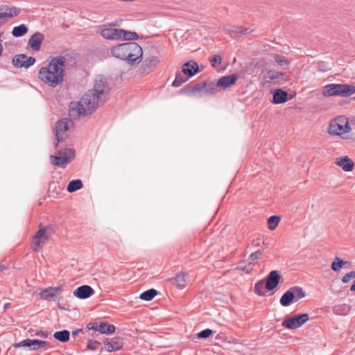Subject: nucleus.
<instances>
[{
  "label": "nucleus",
  "instance_id": "obj_36",
  "mask_svg": "<svg viewBox=\"0 0 355 355\" xmlns=\"http://www.w3.org/2000/svg\"><path fill=\"white\" fill-rule=\"evenodd\" d=\"M174 284L180 288H183L186 286L187 280L185 275L180 273L177 275L173 279Z\"/></svg>",
  "mask_w": 355,
  "mask_h": 355
},
{
  "label": "nucleus",
  "instance_id": "obj_48",
  "mask_svg": "<svg viewBox=\"0 0 355 355\" xmlns=\"http://www.w3.org/2000/svg\"><path fill=\"white\" fill-rule=\"evenodd\" d=\"M35 335L38 336H40V337H43V338H47L49 334H48L47 331H36Z\"/></svg>",
  "mask_w": 355,
  "mask_h": 355
},
{
  "label": "nucleus",
  "instance_id": "obj_52",
  "mask_svg": "<svg viewBox=\"0 0 355 355\" xmlns=\"http://www.w3.org/2000/svg\"><path fill=\"white\" fill-rule=\"evenodd\" d=\"M350 291H354V292H355V284H354L351 286V288H350Z\"/></svg>",
  "mask_w": 355,
  "mask_h": 355
},
{
  "label": "nucleus",
  "instance_id": "obj_54",
  "mask_svg": "<svg viewBox=\"0 0 355 355\" xmlns=\"http://www.w3.org/2000/svg\"><path fill=\"white\" fill-rule=\"evenodd\" d=\"M3 268H4V267H2V266H0V270H1V269H3Z\"/></svg>",
  "mask_w": 355,
  "mask_h": 355
},
{
  "label": "nucleus",
  "instance_id": "obj_45",
  "mask_svg": "<svg viewBox=\"0 0 355 355\" xmlns=\"http://www.w3.org/2000/svg\"><path fill=\"white\" fill-rule=\"evenodd\" d=\"M275 60L281 66L287 64L288 63V60L285 57L279 55H275Z\"/></svg>",
  "mask_w": 355,
  "mask_h": 355
},
{
  "label": "nucleus",
  "instance_id": "obj_27",
  "mask_svg": "<svg viewBox=\"0 0 355 355\" xmlns=\"http://www.w3.org/2000/svg\"><path fill=\"white\" fill-rule=\"evenodd\" d=\"M51 163L56 166L60 168H65L67 165V161L66 158H63L58 155H51L50 156Z\"/></svg>",
  "mask_w": 355,
  "mask_h": 355
},
{
  "label": "nucleus",
  "instance_id": "obj_20",
  "mask_svg": "<svg viewBox=\"0 0 355 355\" xmlns=\"http://www.w3.org/2000/svg\"><path fill=\"white\" fill-rule=\"evenodd\" d=\"M102 37L110 40H119V29L112 28H105L101 31Z\"/></svg>",
  "mask_w": 355,
  "mask_h": 355
},
{
  "label": "nucleus",
  "instance_id": "obj_25",
  "mask_svg": "<svg viewBox=\"0 0 355 355\" xmlns=\"http://www.w3.org/2000/svg\"><path fill=\"white\" fill-rule=\"evenodd\" d=\"M60 291V287H49L43 289L40 293V297L42 300H47L49 297H53L55 294Z\"/></svg>",
  "mask_w": 355,
  "mask_h": 355
},
{
  "label": "nucleus",
  "instance_id": "obj_53",
  "mask_svg": "<svg viewBox=\"0 0 355 355\" xmlns=\"http://www.w3.org/2000/svg\"><path fill=\"white\" fill-rule=\"evenodd\" d=\"M259 244L258 243H254L255 246H258Z\"/></svg>",
  "mask_w": 355,
  "mask_h": 355
},
{
  "label": "nucleus",
  "instance_id": "obj_21",
  "mask_svg": "<svg viewBox=\"0 0 355 355\" xmlns=\"http://www.w3.org/2000/svg\"><path fill=\"white\" fill-rule=\"evenodd\" d=\"M335 163L346 172L352 171L354 168L353 162L347 156L337 158Z\"/></svg>",
  "mask_w": 355,
  "mask_h": 355
},
{
  "label": "nucleus",
  "instance_id": "obj_42",
  "mask_svg": "<svg viewBox=\"0 0 355 355\" xmlns=\"http://www.w3.org/2000/svg\"><path fill=\"white\" fill-rule=\"evenodd\" d=\"M211 66L216 67L222 62V58L218 55H214L209 58Z\"/></svg>",
  "mask_w": 355,
  "mask_h": 355
},
{
  "label": "nucleus",
  "instance_id": "obj_50",
  "mask_svg": "<svg viewBox=\"0 0 355 355\" xmlns=\"http://www.w3.org/2000/svg\"><path fill=\"white\" fill-rule=\"evenodd\" d=\"M209 87L210 90H213V94H215L216 87H217L216 84L211 83L209 84Z\"/></svg>",
  "mask_w": 355,
  "mask_h": 355
},
{
  "label": "nucleus",
  "instance_id": "obj_16",
  "mask_svg": "<svg viewBox=\"0 0 355 355\" xmlns=\"http://www.w3.org/2000/svg\"><path fill=\"white\" fill-rule=\"evenodd\" d=\"M280 279V275L277 270L271 271L266 277V288L272 291L275 288Z\"/></svg>",
  "mask_w": 355,
  "mask_h": 355
},
{
  "label": "nucleus",
  "instance_id": "obj_32",
  "mask_svg": "<svg viewBox=\"0 0 355 355\" xmlns=\"http://www.w3.org/2000/svg\"><path fill=\"white\" fill-rule=\"evenodd\" d=\"M290 288L293 293L295 302H297L306 296V293L301 286H295Z\"/></svg>",
  "mask_w": 355,
  "mask_h": 355
},
{
  "label": "nucleus",
  "instance_id": "obj_18",
  "mask_svg": "<svg viewBox=\"0 0 355 355\" xmlns=\"http://www.w3.org/2000/svg\"><path fill=\"white\" fill-rule=\"evenodd\" d=\"M237 78L236 74L223 76L218 80L216 86L223 89L228 88L236 82Z\"/></svg>",
  "mask_w": 355,
  "mask_h": 355
},
{
  "label": "nucleus",
  "instance_id": "obj_7",
  "mask_svg": "<svg viewBox=\"0 0 355 355\" xmlns=\"http://www.w3.org/2000/svg\"><path fill=\"white\" fill-rule=\"evenodd\" d=\"M309 319L308 313H302L293 317L288 318L282 322V326L288 329H295L305 324Z\"/></svg>",
  "mask_w": 355,
  "mask_h": 355
},
{
  "label": "nucleus",
  "instance_id": "obj_10",
  "mask_svg": "<svg viewBox=\"0 0 355 355\" xmlns=\"http://www.w3.org/2000/svg\"><path fill=\"white\" fill-rule=\"evenodd\" d=\"M87 328L106 334H112L115 331V327L113 324L105 322L89 323Z\"/></svg>",
  "mask_w": 355,
  "mask_h": 355
},
{
  "label": "nucleus",
  "instance_id": "obj_26",
  "mask_svg": "<svg viewBox=\"0 0 355 355\" xmlns=\"http://www.w3.org/2000/svg\"><path fill=\"white\" fill-rule=\"evenodd\" d=\"M351 310V306L347 304H336L333 308V312L336 315H346Z\"/></svg>",
  "mask_w": 355,
  "mask_h": 355
},
{
  "label": "nucleus",
  "instance_id": "obj_15",
  "mask_svg": "<svg viewBox=\"0 0 355 355\" xmlns=\"http://www.w3.org/2000/svg\"><path fill=\"white\" fill-rule=\"evenodd\" d=\"M44 39V35L42 33L36 32L29 38L28 44L31 46L33 51H38L41 48V44Z\"/></svg>",
  "mask_w": 355,
  "mask_h": 355
},
{
  "label": "nucleus",
  "instance_id": "obj_14",
  "mask_svg": "<svg viewBox=\"0 0 355 355\" xmlns=\"http://www.w3.org/2000/svg\"><path fill=\"white\" fill-rule=\"evenodd\" d=\"M94 294V290L88 285H83L78 287L73 291V295L79 299H87Z\"/></svg>",
  "mask_w": 355,
  "mask_h": 355
},
{
  "label": "nucleus",
  "instance_id": "obj_38",
  "mask_svg": "<svg viewBox=\"0 0 355 355\" xmlns=\"http://www.w3.org/2000/svg\"><path fill=\"white\" fill-rule=\"evenodd\" d=\"M347 263V261L336 257L335 260L331 263V267L334 271L337 272Z\"/></svg>",
  "mask_w": 355,
  "mask_h": 355
},
{
  "label": "nucleus",
  "instance_id": "obj_29",
  "mask_svg": "<svg viewBox=\"0 0 355 355\" xmlns=\"http://www.w3.org/2000/svg\"><path fill=\"white\" fill-rule=\"evenodd\" d=\"M83 187V182L80 180H73L69 182L67 187V191L69 193L75 192Z\"/></svg>",
  "mask_w": 355,
  "mask_h": 355
},
{
  "label": "nucleus",
  "instance_id": "obj_6",
  "mask_svg": "<svg viewBox=\"0 0 355 355\" xmlns=\"http://www.w3.org/2000/svg\"><path fill=\"white\" fill-rule=\"evenodd\" d=\"M90 91L97 96L98 98L105 102L109 94L107 79L102 75L97 76L94 80V87Z\"/></svg>",
  "mask_w": 355,
  "mask_h": 355
},
{
  "label": "nucleus",
  "instance_id": "obj_47",
  "mask_svg": "<svg viewBox=\"0 0 355 355\" xmlns=\"http://www.w3.org/2000/svg\"><path fill=\"white\" fill-rule=\"evenodd\" d=\"M261 255H262V251L257 250L254 252H252L250 256V258L251 260L255 261V260H258L261 257Z\"/></svg>",
  "mask_w": 355,
  "mask_h": 355
},
{
  "label": "nucleus",
  "instance_id": "obj_44",
  "mask_svg": "<svg viewBox=\"0 0 355 355\" xmlns=\"http://www.w3.org/2000/svg\"><path fill=\"white\" fill-rule=\"evenodd\" d=\"M213 334V331L210 329H206L198 333V337L199 338H207Z\"/></svg>",
  "mask_w": 355,
  "mask_h": 355
},
{
  "label": "nucleus",
  "instance_id": "obj_28",
  "mask_svg": "<svg viewBox=\"0 0 355 355\" xmlns=\"http://www.w3.org/2000/svg\"><path fill=\"white\" fill-rule=\"evenodd\" d=\"M53 338L62 343H66L69 340L70 333L68 330H62L56 331L53 334Z\"/></svg>",
  "mask_w": 355,
  "mask_h": 355
},
{
  "label": "nucleus",
  "instance_id": "obj_5",
  "mask_svg": "<svg viewBox=\"0 0 355 355\" xmlns=\"http://www.w3.org/2000/svg\"><path fill=\"white\" fill-rule=\"evenodd\" d=\"M322 94L325 96L347 97L355 94V86L347 84H328L324 87Z\"/></svg>",
  "mask_w": 355,
  "mask_h": 355
},
{
  "label": "nucleus",
  "instance_id": "obj_41",
  "mask_svg": "<svg viewBox=\"0 0 355 355\" xmlns=\"http://www.w3.org/2000/svg\"><path fill=\"white\" fill-rule=\"evenodd\" d=\"M228 31L231 35H233L234 34L235 35H245V34H248L249 33H250V31L248 30V28H244L241 26L236 27L234 29H230Z\"/></svg>",
  "mask_w": 355,
  "mask_h": 355
},
{
  "label": "nucleus",
  "instance_id": "obj_31",
  "mask_svg": "<svg viewBox=\"0 0 355 355\" xmlns=\"http://www.w3.org/2000/svg\"><path fill=\"white\" fill-rule=\"evenodd\" d=\"M158 292L155 288L148 289L140 294L139 298L144 301L152 300L157 295Z\"/></svg>",
  "mask_w": 355,
  "mask_h": 355
},
{
  "label": "nucleus",
  "instance_id": "obj_39",
  "mask_svg": "<svg viewBox=\"0 0 355 355\" xmlns=\"http://www.w3.org/2000/svg\"><path fill=\"white\" fill-rule=\"evenodd\" d=\"M280 221V217L278 216H271L268 219V229L270 230H274Z\"/></svg>",
  "mask_w": 355,
  "mask_h": 355
},
{
  "label": "nucleus",
  "instance_id": "obj_2",
  "mask_svg": "<svg viewBox=\"0 0 355 355\" xmlns=\"http://www.w3.org/2000/svg\"><path fill=\"white\" fill-rule=\"evenodd\" d=\"M110 52L113 57L128 64L139 63L143 55L141 46L133 42L116 45L111 49Z\"/></svg>",
  "mask_w": 355,
  "mask_h": 355
},
{
  "label": "nucleus",
  "instance_id": "obj_1",
  "mask_svg": "<svg viewBox=\"0 0 355 355\" xmlns=\"http://www.w3.org/2000/svg\"><path fill=\"white\" fill-rule=\"evenodd\" d=\"M66 59L64 56H56L45 67L38 71V78L51 87H55L62 83L64 76Z\"/></svg>",
  "mask_w": 355,
  "mask_h": 355
},
{
  "label": "nucleus",
  "instance_id": "obj_24",
  "mask_svg": "<svg viewBox=\"0 0 355 355\" xmlns=\"http://www.w3.org/2000/svg\"><path fill=\"white\" fill-rule=\"evenodd\" d=\"M295 302L294 295L291 288L286 291L281 297L279 302L283 306H289L293 302Z\"/></svg>",
  "mask_w": 355,
  "mask_h": 355
},
{
  "label": "nucleus",
  "instance_id": "obj_34",
  "mask_svg": "<svg viewBox=\"0 0 355 355\" xmlns=\"http://www.w3.org/2000/svg\"><path fill=\"white\" fill-rule=\"evenodd\" d=\"M159 62V58L157 56H150L144 60L142 66L145 68H151L155 67Z\"/></svg>",
  "mask_w": 355,
  "mask_h": 355
},
{
  "label": "nucleus",
  "instance_id": "obj_49",
  "mask_svg": "<svg viewBox=\"0 0 355 355\" xmlns=\"http://www.w3.org/2000/svg\"><path fill=\"white\" fill-rule=\"evenodd\" d=\"M207 87V83L206 82H204L202 83V86H199L198 85H196L193 87V91H199V90H201L202 89H204Z\"/></svg>",
  "mask_w": 355,
  "mask_h": 355
},
{
  "label": "nucleus",
  "instance_id": "obj_19",
  "mask_svg": "<svg viewBox=\"0 0 355 355\" xmlns=\"http://www.w3.org/2000/svg\"><path fill=\"white\" fill-rule=\"evenodd\" d=\"M199 71L198 64L196 62H187L182 66V73L190 78L196 75Z\"/></svg>",
  "mask_w": 355,
  "mask_h": 355
},
{
  "label": "nucleus",
  "instance_id": "obj_40",
  "mask_svg": "<svg viewBox=\"0 0 355 355\" xmlns=\"http://www.w3.org/2000/svg\"><path fill=\"white\" fill-rule=\"evenodd\" d=\"M267 73L268 78L271 80L283 79L286 76L284 73L277 72L273 70H269Z\"/></svg>",
  "mask_w": 355,
  "mask_h": 355
},
{
  "label": "nucleus",
  "instance_id": "obj_46",
  "mask_svg": "<svg viewBox=\"0 0 355 355\" xmlns=\"http://www.w3.org/2000/svg\"><path fill=\"white\" fill-rule=\"evenodd\" d=\"M100 343L96 340H88L87 347L92 350H95L98 348Z\"/></svg>",
  "mask_w": 355,
  "mask_h": 355
},
{
  "label": "nucleus",
  "instance_id": "obj_3",
  "mask_svg": "<svg viewBox=\"0 0 355 355\" xmlns=\"http://www.w3.org/2000/svg\"><path fill=\"white\" fill-rule=\"evenodd\" d=\"M103 103V100L98 98L97 96L89 90L83 95L79 102H72L69 107L71 111H75L79 115L86 116L91 114L100 104Z\"/></svg>",
  "mask_w": 355,
  "mask_h": 355
},
{
  "label": "nucleus",
  "instance_id": "obj_8",
  "mask_svg": "<svg viewBox=\"0 0 355 355\" xmlns=\"http://www.w3.org/2000/svg\"><path fill=\"white\" fill-rule=\"evenodd\" d=\"M48 343L42 340L37 339H24L13 345L15 348L28 347L29 350L36 351L40 348L45 347Z\"/></svg>",
  "mask_w": 355,
  "mask_h": 355
},
{
  "label": "nucleus",
  "instance_id": "obj_37",
  "mask_svg": "<svg viewBox=\"0 0 355 355\" xmlns=\"http://www.w3.org/2000/svg\"><path fill=\"white\" fill-rule=\"evenodd\" d=\"M188 78L185 77L182 73H177L175 75V80L172 83V85L175 87H178L183 83L188 80Z\"/></svg>",
  "mask_w": 355,
  "mask_h": 355
},
{
  "label": "nucleus",
  "instance_id": "obj_22",
  "mask_svg": "<svg viewBox=\"0 0 355 355\" xmlns=\"http://www.w3.org/2000/svg\"><path fill=\"white\" fill-rule=\"evenodd\" d=\"M288 101V93L281 89H275L273 92L272 102L275 104H281Z\"/></svg>",
  "mask_w": 355,
  "mask_h": 355
},
{
  "label": "nucleus",
  "instance_id": "obj_4",
  "mask_svg": "<svg viewBox=\"0 0 355 355\" xmlns=\"http://www.w3.org/2000/svg\"><path fill=\"white\" fill-rule=\"evenodd\" d=\"M352 131L348 118L344 115L339 116L332 120L328 127V132L331 135L339 136L343 139H349L347 135Z\"/></svg>",
  "mask_w": 355,
  "mask_h": 355
},
{
  "label": "nucleus",
  "instance_id": "obj_51",
  "mask_svg": "<svg viewBox=\"0 0 355 355\" xmlns=\"http://www.w3.org/2000/svg\"><path fill=\"white\" fill-rule=\"evenodd\" d=\"M82 331L81 329H76L71 333L73 337L76 336L80 332Z\"/></svg>",
  "mask_w": 355,
  "mask_h": 355
},
{
  "label": "nucleus",
  "instance_id": "obj_35",
  "mask_svg": "<svg viewBox=\"0 0 355 355\" xmlns=\"http://www.w3.org/2000/svg\"><path fill=\"white\" fill-rule=\"evenodd\" d=\"M266 288V283L263 279L257 282L254 287V291L256 294L259 296H263L266 295L264 288Z\"/></svg>",
  "mask_w": 355,
  "mask_h": 355
},
{
  "label": "nucleus",
  "instance_id": "obj_23",
  "mask_svg": "<svg viewBox=\"0 0 355 355\" xmlns=\"http://www.w3.org/2000/svg\"><path fill=\"white\" fill-rule=\"evenodd\" d=\"M120 40L134 41L139 39L138 34L135 31L119 29Z\"/></svg>",
  "mask_w": 355,
  "mask_h": 355
},
{
  "label": "nucleus",
  "instance_id": "obj_43",
  "mask_svg": "<svg viewBox=\"0 0 355 355\" xmlns=\"http://www.w3.org/2000/svg\"><path fill=\"white\" fill-rule=\"evenodd\" d=\"M352 279H355V271L354 270L350 271L349 272L345 274L342 277L341 281L343 284H347V283L349 282Z\"/></svg>",
  "mask_w": 355,
  "mask_h": 355
},
{
  "label": "nucleus",
  "instance_id": "obj_17",
  "mask_svg": "<svg viewBox=\"0 0 355 355\" xmlns=\"http://www.w3.org/2000/svg\"><path fill=\"white\" fill-rule=\"evenodd\" d=\"M123 346V341L121 338H114L110 341L105 342L104 344L105 349L111 352L121 349Z\"/></svg>",
  "mask_w": 355,
  "mask_h": 355
},
{
  "label": "nucleus",
  "instance_id": "obj_33",
  "mask_svg": "<svg viewBox=\"0 0 355 355\" xmlns=\"http://www.w3.org/2000/svg\"><path fill=\"white\" fill-rule=\"evenodd\" d=\"M28 32V28L24 24H20L15 26L12 31V34L15 37H21Z\"/></svg>",
  "mask_w": 355,
  "mask_h": 355
},
{
  "label": "nucleus",
  "instance_id": "obj_13",
  "mask_svg": "<svg viewBox=\"0 0 355 355\" xmlns=\"http://www.w3.org/2000/svg\"><path fill=\"white\" fill-rule=\"evenodd\" d=\"M5 10L0 12V24L7 21L8 18L17 16L19 14L20 10L16 7L3 6L0 7V11Z\"/></svg>",
  "mask_w": 355,
  "mask_h": 355
},
{
  "label": "nucleus",
  "instance_id": "obj_11",
  "mask_svg": "<svg viewBox=\"0 0 355 355\" xmlns=\"http://www.w3.org/2000/svg\"><path fill=\"white\" fill-rule=\"evenodd\" d=\"M71 122V121L67 118H63L57 121L55 128V139L57 141V143L55 144V147H57L58 143L62 140L60 135L69 130V124Z\"/></svg>",
  "mask_w": 355,
  "mask_h": 355
},
{
  "label": "nucleus",
  "instance_id": "obj_30",
  "mask_svg": "<svg viewBox=\"0 0 355 355\" xmlns=\"http://www.w3.org/2000/svg\"><path fill=\"white\" fill-rule=\"evenodd\" d=\"M58 155L63 158H66L68 164L70 160L75 157V151L71 148H64L59 150Z\"/></svg>",
  "mask_w": 355,
  "mask_h": 355
},
{
  "label": "nucleus",
  "instance_id": "obj_12",
  "mask_svg": "<svg viewBox=\"0 0 355 355\" xmlns=\"http://www.w3.org/2000/svg\"><path fill=\"white\" fill-rule=\"evenodd\" d=\"M45 232L46 228L44 227H40L39 230L33 238V244L32 248L34 251H39V250L42 248V245L40 244L48 240V236L45 235Z\"/></svg>",
  "mask_w": 355,
  "mask_h": 355
},
{
  "label": "nucleus",
  "instance_id": "obj_9",
  "mask_svg": "<svg viewBox=\"0 0 355 355\" xmlns=\"http://www.w3.org/2000/svg\"><path fill=\"white\" fill-rule=\"evenodd\" d=\"M12 62L16 67L27 69L35 64V58L33 57H28L25 54H19L12 58Z\"/></svg>",
  "mask_w": 355,
  "mask_h": 355
}]
</instances>
